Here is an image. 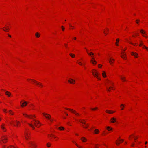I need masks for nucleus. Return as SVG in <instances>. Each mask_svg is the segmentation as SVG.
<instances>
[{"instance_id": "f257e3e1", "label": "nucleus", "mask_w": 148, "mask_h": 148, "mask_svg": "<svg viewBox=\"0 0 148 148\" xmlns=\"http://www.w3.org/2000/svg\"><path fill=\"white\" fill-rule=\"evenodd\" d=\"M79 121L82 124H84L86 125L85 126H83L84 128H86L88 127V124H86L85 123V121L84 120H80Z\"/></svg>"}, {"instance_id": "f03ea898", "label": "nucleus", "mask_w": 148, "mask_h": 148, "mask_svg": "<svg viewBox=\"0 0 148 148\" xmlns=\"http://www.w3.org/2000/svg\"><path fill=\"white\" fill-rule=\"evenodd\" d=\"M65 109L69 110L70 111L72 112L75 114L77 116H79L80 115L79 113H76V111L74 110L73 109H69V108H66Z\"/></svg>"}, {"instance_id": "7ed1b4c3", "label": "nucleus", "mask_w": 148, "mask_h": 148, "mask_svg": "<svg viewBox=\"0 0 148 148\" xmlns=\"http://www.w3.org/2000/svg\"><path fill=\"white\" fill-rule=\"evenodd\" d=\"M33 121L34 122L33 123L35 125V126L36 127H40V126H38L37 125L40 124V122L35 119H34Z\"/></svg>"}, {"instance_id": "20e7f679", "label": "nucleus", "mask_w": 148, "mask_h": 148, "mask_svg": "<svg viewBox=\"0 0 148 148\" xmlns=\"http://www.w3.org/2000/svg\"><path fill=\"white\" fill-rule=\"evenodd\" d=\"M28 79L30 80V79ZM30 80H31L34 82L36 83L37 85H38L39 86H41V87H42L43 86V85L40 82H37V81H36V80H34L31 79H30Z\"/></svg>"}, {"instance_id": "39448f33", "label": "nucleus", "mask_w": 148, "mask_h": 148, "mask_svg": "<svg viewBox=\"0 0 148 148\" xmlns=\"http://www.w3.org/2000/svg\"><path fill=\"white\" fill-rule=\"evenodd\" d=\"M42 114L46 118L48 119H50L51 117V116L50 115L48 114L45 113H43Z\"/></svg>"}, {"instance_id": "423d86ee", "label": "nucleus", "mask_w": 148, "mask_h": 148, "mask_svg": "<svg viewBox=\"0 0 148 148\" xmlns=\"http://www.w3.org/2000/svg\"><path fill=\"white\" fill-rule=\"evenodd\" d=\"M25 138L27 140H28L29 137V136L28 132H25Z\"/></svg>"}, {"instance_id": "0eeeda50", "label": "nucleus", "mask_w": 148, "mask_h": 148, "mask_svg": "<svg viewBox=\"0 0 148 148\" xmlns=\"http://www.w3.org/2000/svg\"><path fill=\"white\" fill-rule=\"evenodd\" d=\"M140 46H142L143 48L146 49L147 50H148V47H146L143 45V43L142 41H140V43L139 45Z\"/></svg>"}, {"instance_id": "6e6552de", "label": "nucleus", "mask_w": 148, "mask_h": 148, "mask_svg": "<svg viewBox=\"0 0 148 148\" xmlns=\"http://www.w3.org/2000/svg\"><path fill=\"white\" fill-rule=\"evenodd\" d=\"M23 114L24 116H25L28 117L31 119H33V117H35V115H29L27 114H25L24 113H23Z\"/></svg>"}, {"instance_id": "1a4fd4ad", "label": "nucleus", "mask_w": 148, "mask_h": 148, "mask_svg": "<svg viewBox=\"0 0 148 148\" xmlns=\"http://www.w3.org/2000/svg\"><path fill=\"white\" fill-rule=\"evenodd\" d=\"M7 140V138L6 136H3L2 138V142L5 143L6 142V140Z\"/></svg>"}, {"instance_id": "9d476101", "label": "nucleus", "mask_w": 148, "mask_h": 148, "mask_svg": "<svg viewBox=\"0 0 148 148\" xmlns=\"http://www.w3.org/2000/svg\"><path fill=\"white\" fill-rule=\"evenodd\" d=\"M68 82L71 84H73L75 82V80H73L72 79L70 78L68 80Z\"/></svg>"}, {"instance_id": "9b49d317", "label": "nucleus", "mask_w": 148, "mask_h": 148, "mask_svg": "<svg viewBox=\"0 0 148 148\" xmlns=\"http://www.w3.org/2000/svg\"><path fill=\"white\" fill-rule=\"evenodd\" d=\"M92 74L94 77H96V78H97L98 79L100 80V79L98 77V76L97 75V72H93Z\"/></svg>"}, {"instance_id": "f8f14e48", "label": "nucleus", "mask_w": 148, "mask_h": 148, "mask_svg": "<svg viewBox=\"0 0 148 148\" xmlns=\"http://www.w3.org/2000/svg\"><path fill=\"white\" fill-rule=\"evenodd\" d=\"M90 62L94 64H95L97 63V62L95 60L94 58H92V59L90 60Z\"/></svg>"}, {"instance_id": "ddd939ff", "label": "nucleus", "mask_w": 148, "mask_h": 148, "mask_svg": "<svg viewBox=\"0 0 148 148\" xmlns=\"http://www.w3.org/2000/svg\"><path fill=\"white\" fill-rule=\"evenodd\" d=\"M86 51L88 53V54L90 56H91V57H92V58H94L93 55H94V53H93L92 52H91L90 53H89L88 51L87 50H86Z\"/></svg>"}, {"instance_id": "4468645a", "label": "nucleus", "mask_w": 148, "mask_h": 148, "mask_svg": "<svg viewBox=\"0 0 148 148\" xmlns=\"http://www.w3.org/2000/svg\"><path fill=\"white\" fill-rule=\"evenodd\" d=\"M131 54L132 56H134L135 58L138 57V54L136 53L132 52L131 53Z\"/></svg>"}, {"instance_id": "2eb2a0df", "label": "nucleus", "mask_w": 148, "mask_h": 148, "mask_svg": "<svg viewBox=\"0 0 148 148\" xmlns=\"http://www.w3.org/2000/svg\"><path fill=\"white\" fill-rule=\"evenodd\" d=\"M29 143L31 145V146L33 147L34 148H36V145L34 143L32 142H30Z\"/></svg>"}, {"instance_id": "dca6fc26", "label": "nucleus", "mask_w": 148, "mask_h": 148, "mask_svg": "<svg viewBox=\"0 0 148 148\" xmlns=\"http://www.w3.org/2000/svg\"><path fill=\"white\" fill-rule=\"evenodd\" d=\"M27 103L26 101H25L22 103L21 106L23 107H24L25 106L27 105Z\"/></svg>"}, {"instance_id": "f3484780", "label": "nucleus", "mask_w": 148, "mask_h": 148, "mask_svg": "<svg viewBox=\"0 0 148 148\" xmlns=\"http://www.w3.org/2000/svg\"><path fill=\"white\" fill-rule=\"evenodd\" d=\"M116 119L114 117L111 118V122L112 123H114L116 122Z\"/></svg>"}, {"instance_id": "a211bd4d", "label": "nucleus", "mask_w": 148, "mask_h": 148, "mask_svg": "<svg viewBox=\"0 0 148 148\" xmlns=\"http://www.w3.org/2000/svg\"><path fill=\"white\" fill-rule=\"evenodd\" d=\"M81 140L83 142H85L87 140V139H86L84 137H82L81 138Z\"/></svg>"}, {"instance_id": "6ab92c4d", "label": "nucleus", "mask_w": 148, "mask_h": 148, "mask_svg": "<svg viewBox=\"0 0 148 148\" xmlns=\"http://www.w3.org/2000/svg\"><path fill=\"white\" fill-rule=\"evenodd\" d=\"M3 148H15V147L13 146H10L9 147L4 146L3 147Z\"/></svg>"}, {"instance_id": "aec40b11", "label": "nucleus", "mask_w": 148, "mask_h": 148, "mask_svg": "<svg viewBox=\"0 0 148 148\" xmlns=\"http://www.w3.org/2000/svg\"><path fill=\"white\" fill-rule=\"evenodd\" d=\"M114 59H112L111 58H110V59L109 62L111 64L112 63H114Z\"/></svg>"}, {"instance_id": "412c9836", "label": "nucleus", "mask_w": 148, "mask_h": 148, "mask_svg": "<svg viewBox=\"0 0 148 148\" xmlns=\"http://www.w3.org/2000/svg\"><path fill=\"white\" fill-rule=\"evenodd\" d=\"M6 95L8 96H10L11 95V93L10 92L8 91H6L5 92Z\"/></svg>"}, {"instance_id": "4be33fe9", "label": "nucleus", "mask_w": 148, "mask_h": 148, "mask_svg": "<svg viewBox=\"0 0 148 148\" xmlns=\"http://www.w3.org/2000/svg\"><path fill=\"white\" fill-rule=\"evenodd\" d=\"M35 36L37 38H39L40 36V34L38 32H36L35 34Z\"/></svg>"}, {"instance_id": "5701e85b", "label": "nucleus", "mask_w": 148, "mask_h": 148, "mask_svg": "<svg viewBox=\"0 0 148 148\" xmlns=\"http://www.w3.org/2000/svg\"><path fill=\"white\" fill-rule=\"evenodd\" d=\"M28 124L31 126L33 130L35 129V127L32 124L28 123Z\"/></svg>"}, {"instance_id": "b1692460", "label": "nucleus", "mask_w": 148, "mask_h": 148, "mask_svg": "<svg viewBox=\"0 0 148 148\" xmlns=\"http://www.w3.org/2000/svg\"><path fill=\"white\" fill-rule=\"evenodd\" d=\"M112 128H111L110 127L108 126L107 127V129L109 131H110L112 130Z\"/></svg>"}, {"instance_id": "393cba45", "label": "nucleus", "mask_w": 148, "mask_h": 148, "mask_svg": "<svg viewBox=\"0 0 148 148\" xmlns=\"http://www.w3.org/2000/svg\"><path fill=\"white\" fill-rule=\"evenodd\" d=\"M122 53L123 54V55H121V57L123 59H125V57H124V56L125 55V54H124V52H122Z\"/></svg>"}, {"instance_id": "a878e982", "label": "nucleus", "mask_w": 148, "mask_h": 148, "mask_svg": "<svg viewBox=\"0 0 148 148\" xmlns=\"http://www.w3.org/2000/svg\"><path fill=\"white\" fill-rule=\"evenodd\" d=\"M102 75L104 77H106V75L105 72L104 71H103V73L102 74Z\"/></svg>"}, {"instance_id": "bb28decb", "label": "nucleus", "mask_w": 148, "mask_h": 148, "mask_svg": "<svg viewBox=\"0 0 148 148\" xmlns=\"http://www.w3.org/2000/svg\"><path fill=\"white\" fill-rule=\"evenodd\" d=\"M73 142L75 144V145L79 148H82V147L77 145L75 142L73 141Z\"/></svg>"}, {"instance_id": "cd10ccee", "label": "nucleus", "mask_w": 148, "mask_h": 148, "mask_svg": "<svg viewBox=\"0 0 148 148\" xmlns=\"http://www.w3.org/2000/svg\"><path fill=\"white\" fill-rule=\"evenodd\" d=\"M106 112L108 113L109 114H112V112H111V111L108 110H106Z\"/></svg>"}, {"instance_id": "c85d7f7f", "label": "nucleus", "mask_w": 148, "mask_h": 148, "mask_svg": "<svg viewBox=\"0 0 148 148\" xmlns=\"http://www.w3.org/2000/svg\"><path fill=\"white\" fill-rule=\"evenodd\" d=\"M116 45L118 46V44H117V43L119 42V39H116Z\"/></svg>"}, {"instance_id": "c756f323", "label": "nucleus", "mask_w": 148, "mask_h": 148, "mask_svg": "<svg viewBox=\"0 0 148 148\" xmlns=\"http://www.w3.org/2000/svg\"><path fill=\"white\" fill-rule=\"evenodd\" d=\"M140 32L142 34H145V32L144 30H143V29H141L140 31Z\"/></svg>"}, {"instance_id": "7c9ffc66", "label": "nucleus", "mask_w": 148, "mask_h": 148, "mask_svg": "<svg viewBox=\"0 0 148 148\" xmlns=\"http://www.w3.org/2000/svg\"><path fill=\"white\" fill-rule=\"evenodd\" d=\"M99 131L98 129H96L95 130V134H98L99 133Z\"/></svg>"}, {"instance_id": "2f4dec72", "label": "nucleus", "mask_w": 148, "mask_h": 148, "mask_svg": "<svg viewBox=\"0 0 148 148\" xmlns=\"http://www.w3.org/2000/svg\"><path fill=\"white\" fill-rule=\"evenodd\" d=\"M70 56L73 58L75 57V55L74 54H71V53H70Z\"/></svg>"}, {"instance_id": "473e14b6", "label": "nucleus", "mask_w": 148, "mask_h": 148, "mask_svg": "<svg viewBox=\"0 0 148 148\" xmlns=\"http://www.w3.org/2000/svg\"><path fill=\"white\" fill-rule=\"evenodd\" d=\"M127 41H128V42L132 44L133 45H134L135 46L136 45V44H133V43H132L131 42H130L128 40H127Z\"/></svg>"}, {"instance_id": "72a5a7b5", "label": "nucleus", "mask_w": 148, "mask_h": 148, "mask_svg": "<svg viewBox=\"0 0 148 148\" xmlns=\"http://www.w3.org/2000/svg\"><path fill=\"white\" fill-rule=\"evenodd\" d=\"M59 129L60 130H64V127H59Z\"/></svg>"}, {"instance_id": "f704fd0d", "label": "nucleus", "mask_w": 148, "mask_h": 148, "mask_svg": "<svg viewBox=\"0 0 148 148\" xmlns=\"http://www.w3.org/2000/svg\"><path fill=\"white\" fill-rule=\"evenodd\" d=\"M121 79L123 81H125V77H121Z\"/></svg>"}, {"instance_id": "c9c22d12", "label": "nucleus", "mask_w": 148, "mask_h": 148, "mask_svg": "<svg viewBox=\"0 0 148 148\" xmlns=\"http://www.w3.org/2000/svg\"><path fill=\"white\" fill-rule=\"evenodd\" d=\"M1 128L4 131H5L6 130L5 129L4 127H3V126L2 125L1 126Z\"/></svg>"}, {"instance_id": "e433bc0d", "label": "nucleus", "mask_w": 148, "mask_h": 148, "mask_svg": "<svg viewBox=\"0 0 148 148\" xmlns=\"http://www.w3.org/2000/svg\"><path fill=\"white\" fill-rule=\"evenodd\" d=\"M121 107H123L122 108H121V110H123V107H124L125 106V105L123 104H122L121 105Z\"/></svg>"}, {"instance_id": "4c0bfd02", "label": "nucleus", "mask_w": 148, "mask_h": 148, "mask_svg": "<svg viewBox=\"0 0 148 148\" xmlns=\"http://www.w3.org/2000/svg\"><path fill=\"white\" fill-rule=\"evenodd\" d=\"M16 125L17 126H18V125H19V122L18 121H16Z\"/></svg>"}, {"instance_id": "58836bf2", "label": "nucleus", "mask_w": 148, "mask_h": 148, "mask_svg": "<svg viewBox=\"0 0 148 148\" xmlns=\"http://www.w3.org/2000/svg\"><path fill=\"white\" fill-rule=\"evenodd\" d=\"M98 108L97 107H95L94 108H91V109L93 110H95L96 109H97Z\"/></svg>"}, {"instance_id": "ea45409f", "label": "nucleus", "mask_w": 148, "mask_h": 148, "mask_svg": "<svg viewBox=\"0 0 148 148\" xmlns=\"http://www.w3.org/2000/svg\"><path fill=\"white\" fill-rule=\"evenodd\" d=\"M51 144L49 143H48L47 144V146H48V147H49L50 146V145Z\"/></svg>"}, {"instance_id": "a19ab883", "label": "nucleus", "mask_w": 148, "mask_h": 148, "mask_svg": "<svg viewBox=\"0 0 148 148\" xmlns=\"http://www.w3.org/2000/svg\"><path fill=\"white\" fill-rule=\"evenodd\" d=\"M136 21L137 23L138 24L139 23V22L140 21V20H136Z\"/></svg>"}, {"instance_id": "79ce46f5", "label": "nucleus", "mask_w": 148, "mask_h": 148, "mask_svg": "<svg viewBox=\"0 0 148 148\" xmlns=\"http://www.w3.org/2000/svg\"><path fill=\"white\" fill-rule=\"evenodd\" d=\"M3 30L5 31H8V28H6L5 29H4V28H3Z\"/></svg>"}, {"instance_id": "37998d69", "label": "nucleus", "mask_w": 148, "mask_h": 148, "mask_svg": "<svg viewBox=\"0 0 148 148\" xmlns=\"http://www.w3.org/2000/svg\"><path fill=\"white\" fill-rule=\"evenodd\" d=\"M3 111H4L5 112V113H6V112H7V111H6L7 110H6V109H4L3 110Z\"/></svg>"}, {"instance_id": "c03bdc74", "label": "nucleus", "mask_w": 148, "mask_h": 148, "mask_svg": "<svg viewBox=\"0 0 148 148\" xmlns=\"http://www.w3.org/2000/svg\"><path fill=\"white\" fill-rule=\"evenodd\" d=\"M11 112H12V111L11 110H9V112H10V113L11 114H13V113H11Z\"/></svg>"}, {"instance_id": "a18cd8bd", "label": "nucleus", "mask_w": 148, "mask_h": 148, "mask_svg": "<svg viewBox=\"0 0 148 148\" xmlns=\"http://www.w3.org/2000/svg\"><path fill=\"white\" fill-rule=\"evenodd\" d=\"M78 63L79 65H82V64L81 62H79Z\"/></svg>"}, {"instance_id": "49530a36", "label": "nucleus", "mask_w": 148, "mask_h": 148, "mask_svg": "<svg viewBox=\"0 0 148 148\" xmlns=\"http://www.w3.org/2000/svg\"><path fill=\"white\" fill-rule=\"evenodd\" d=\"M61 27H62V30H63V31H64V28L63 26H61Z\"/></svg>"}, {"instance_id": "de8ad7c7", "label": "nucleus", "mask_w": 148, "mask_h": 148, "mask_svg": "<svg viewBox=\"0 0 148 148\" xmlns=\"http://www.w3.org/2000/svg\"><path fill=\"white\" fill-rule=\"evenodd\" d=\"M143 36L144 37H145L146 38H147V36H145L144 35H143Z\"/></svg>"}, {"instance_id": "09e8293b", "label": "nucleus", "mask_w": 148, "mask_h": 148, "mask_svg": "<svg viewBox=\"0 0 148 148\" xmlns=\"http://www.w3.org/2000/svg\"><path fill=\"white\" fill-rule=\"evenodd\" d=\"M116 144L117 145H119V143H116Z\"/></svg>"}, {"instance_id": "8fccbe9b", "label": "nucleus", "mask_w": 148, "mask_h": 148, "mask_svg": "<svg viewBox=\"0 0 148 148\" xmlns=\"http://www.w3.org/2000/svg\"><path fill=\"white\" fill-rule=\"evenodd\" d=\"M99 66H101L100 67H99V68H100L102 66V65L99 64L98 65V67H99Z\"/></svg>"}, {"instance_id": "3c124183", "label": "nucleus", "mask_w": 148, "mask_h": 148, "mask_svg": "<svg viewBox=\"0 0 148 148\" xmlns=\"http://www.w3.org/2000/svg\"><path fill=\"white\" fill-rule=\"evenodd\" d=\"M97 75H98V76H99V73H98L97 72Z\"/></svg>"}, {"instance_id": "603ef678", "label": "nucleus", "mask_w": 148, "mask_h": 148, "mask_svg": "<svg viewBox=\"0 0 148 148\" xmlns=\"http://www.w3.org/2000/svg\"><path fill=\"white\" fill-rule=\"evenodd\" d=\"M8 34V36H9V37H11V36L9 34Z\"/></svg>"}, {"instance_id": "864d4df0", "label": "nucleus", "mask_w": 148, "mask_h": 148, "mask_svg": "<svg viewBox=\"0 0 148 148\" xmlns=\"http://www.w3.org/2000/svg\"><path fill=\"white\" fill-rule=\"evenodd\" d=\"M109 88V89L112 88V89H113V88L112 87H110Z\"/></svg>"}, {"instance_id": "5fc2aeb1", "label": "nucleus", "mask_w": 148, "mask_h": 148, "mask_svg": "<svg viewBox=\"0 0 148 148\" xmlns=\"http://www.w3.org/2000/svg\"><path fill=\"white\" fill-rule=\"evenodd\" d=\"M114 112H115V111H111V112H112V113H114Z\"/></svg>"}, {"instance_id": "6e6d98bb", "label": "nucleus", "mask_w": 148, "mask_h": 148, "mask_svg": "<svg viewBox=\"0 0 148 148\" xmlns=\"http://www.w3.org/2000/svg\"><path fill=\"white\" fill-rule=\"evenodd\" d=\"M120 140L122 142H123V139H120Z\"/></svg>"}, {"instance_id": "4d7b16f0", "label": "nucleus", "mask_w": 148, "mask_h": 148, "mask_svg": "<svg viewBox=\"0 0 148 148\" xmlns=\"http://www.w3.org/2000/svg\"><path fill=\"white\" fill-rule=\"evenodd\" d=\"M147 141H146V142H145V144H147Z\"/></svg>"}, {"instance_id": "13d9d810", "label": "nucleus", "mask_w": 148, "mask_h": 148, "mask_svg": "<svg viewBox=\"0 0 148 148\" xmlns=\"http://www.w3.org/2000/svg\"><path fill=\"white\" fill-rule=\"evenodd\" d=\"M50 121H51V122H52L53 121V119H50Z\"/></svg>"}, {"instance_id": "bf43d9fd", "label": "nucleus", "mask_w": 148, "mask_h": 148, "mask_svg": "<svg viewBox=\"0 0 148 148\" xmlns=\"http://www.w3.org/2000/svg\"><path fill=\"white\" fill-rule=\"evenodd\" d=\"M134 145V143H132V146H133Z\"/></svg>"}, {"instance_id": "052dcab7", "label": "nucleus", "mask_w": 148, "mask_h": 148, "mask_svg": "<svg viewBox=\"0 0 148 148\" xmlns=\"http://www.w3.org/2000/svg\"><path fill=\"white\" fill-rule=\"evenodd\" d=\"M107 90L108 91H110V90L108 89H107Z\"/></svg>"}, {"instance_id": "680f3d73", "label": "nucleus", "mask_w": 148, "mask_h": 148, "mask_svg": "<svg viewBox=\"0 0 148 148\" xmlns=\"http://www.w3.org/2000/svg\"><path fill=\"white\" fill-rule=\"evenodd\" d=\"M74 39L76 40V38L75 37L74 38Z\"/></svg>"}, {"instance_id": "e2e57ef3", "label": "nucleus", "mask_w": 148, "mask_h": 148, "mask_svg": "<svg viewBox=\"0 0 148 148\" xmlns=\"http://www.w3.org/2000/svg\"><path fill=\"white\" fill-rule=\"evenodd\" d=\"M69 25H70V26H71V27H72V26H71L70 24H69Z\"/></svg>"}, {"instance_id": "0e129e2a", "label": "nucleus", "mask_w": 148, "mask_h": 148, "mask_svg": "<svg viewBox=\"0 0 148 148\" xmlns=\"http://www.w3.org/2000/svg\"><path fill=\"white\" fill-rule=\"evenodd\" d=\"M104 33L105 34H106H106H107L105 32V31H104Z\"/></svg>"}, {"instance_id": "69168bd1", "label": "nucleus", "mask_w": 148, "mask_h": 148, "mask_svg": "<svg viewBox=\"0 0 148 148\" xmlns=\"http://www.w3.org/2000/svg\"><path fill=\"white\" fill-rule=\"evenodd\" d=\"M138 138L137 137H136L135 138V140L136 139H137Z\"/></svg>"}, {"instance_id": "338daca9", "label": "nucleus", "mask_w": 148, "mask_h": 148, "mask_svg": "<svg viewBox=\"0 0 148 148\" xmlns=\"http://www.w3.org/2000/svg\"><path fill=\"white\" fill-rule=\"evenodd\" d=\"M65 112V113L66 114V115H68V114H67L66 112Z\"/></svg>"}, {"instance_id": "774afa93", "label": "nucleus", "mask_w": 148, "mask_h": 148, "mask_svg": "<svg viewBox=\"0 0 148 148\" xmlns=\"http://www.w3.org/2000/svg\"><path fill=\"white\" fill-rule=\"evenodd\" d=\"M107 29V31H108L109 29Z\"/></svg>"}]
</instances>
